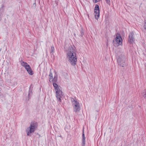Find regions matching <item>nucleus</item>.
Instances as JSON below:
<instances>
[{
	"instance_id": "6",
	"label": "nucleus",
	"mask_w": 146,
	"mask_h": 146,
	"mask_svg": "<svg viewBox=\"0 0 146 146\" xmlns=\"http://www.w3.org/2000/svg\"><path fill=\"white\" fill-rule=\"evenodd\" d=\"M49 80L52 83L56 82L57 80V75L56 73L55 74L53 78L52 74L51 72H50L49 75Z\"/></svg>"
},
{
	"instance_id": "22",
	"label": "nucleus",
	"mask_w": 146,
	"mask_h": 146,
	"mask_svg": "<svg viewBox=\"0 0 146 146\" xmlns=\"http://www.w3.org/2000/svg\"><path fill=\"white\" fill-rule=\"evenodd\" d=\"M75 70H76L75 72H76L77 71V69H76V68H75Z\"/></svg>"
},
{
	"instance_id": "20",
	"label": "nucleus",
	"mask_w": 146,
	"mask_h": 146,
	"mask_svg": "<svg viewBox=\"0 0 146 146\" xmlns=\"http://www.w3.org/2000/svg\"><path fill=\"white\" fill-rule=\"evenodd\" d=\"M82 146H85V142H82Z\"/></svg>"
},
{
	"instance_id": "3",
	"label": "nucleus",
	"mask_w": 146,
	"mask_h": 146,
	"mask_svg": "<svg viewBox=\"0 0 146 146\" xmlns=\"http://www.w3.org/2000/svg\"><path fill=\"white\" fill-rule=\"evenodd\" d=\"M73 48L72 47L70 49H69L68 52L67 59L69 62L71 63V64H73Z\"/></svg>"
},
{
	"instance_id": "12",
	"label": "nucleus",
	"mask_w": 146,
	"mask_h": 146,
	"mask_svg": "<svg viewBox=\"0 0 146 146\" xmlns=\"http://www.w3.org/2000/svg\"><path fill=\"white\" fill-rule=\"evenodd\" d=\"M53 85L55 89V90L56 91L59 90L60 89L59 88L58 85L55 83V82L53 83Z\"/></svg>"
},
{
	"instance_id": "1",
	"label": "nucleus",
	"mask_w": 146,
	"mask_h": 146,
	"mask_svg": "<svg viewBox=\"0 0 146 146\" xmlns=\"http://www.w3.org/2000/svg\"><path fill=\"white\" fill-rule=\"evenodd\" d=\"M37 125L36 122H32L31 123L30 126L28 127L26 132L28 136H30V134L33 133L37 128Z\"/></svg>"
},
{
	"instance_id": "13",
	"label": "nucleus",
	"mask_w": 146,
	"mask_h": 146,
	"mask_svg": "<svg viewBox=\"0 0 146 146\" xmlns=\"http://www.w3.org/2000/svg\"><path fill=\"white\" fill-rule=\"evenodd\" d=\"M95 16L96 19H98L100 17V12H97L96 13H95Z\"/></svg>"
},
{
	"instance_id": "14",
	"label": "nucleus",
	"mask_w": 146,
	"mask_h": 146,
	"mask_svg": "<svg viewBox=\"0 0 146 146\" xmlns=\"http://www.w3.org/2000/svg\"><path fill=\"white\" fill-rule=\"evenodd\" d=\"M142 96L145 98H146V90H145L142 93Z\"/></svg>"
},
{
	"instance_id": "8",
	"label": "nucleus",
	"mask_w": 146,
	"mask_h": 146,
	"mask_svg": "<svg viewBox=\"0 0 146 146\" xmlns=\"http://www.w3.org/2000/svg\"><path fill=\"white\" fill-rule=\"evenodd\" d=\"M56 97L57 99L60 102H61L60 98L62 96L63 94L62 92L60 89L56 91Z\"/></svg>"
},
{
	"instance_id": "4",
	"label": "nucleus",
	"mask_w": 146,
	"mask_h": 146,
	"mask_svg": "<svg viewBox=\"0 0 146 146\" xmlns=\"http://www.w3.org/2000/svg\"><path fill=\"white\" fill-rule=\"evenodd\" d=\"M21 65L25 68L29 74L31 75L33 74V71L29 65L27 63L22 61L21 62Z\"/></svg>"
},
{
	"instance_id": "2",
	"label": "nucleus",
	"mask_w": 146,
	"mask_h": 146,
	"mask_svg": "<svg viewBox=\"0 0 146 146\" xmlns=\"http://www.w3.org/2000/svg\"><path fill=\"white\" fill-rule=\"evenodd\" d=\"M117 61L119 65L123 67L125 65V57L122 55H120L117 57Z\"/></svg>"
},
{
	"instance_id": "9",
	"label": "nucleus",
	"mask_w": 146,
	"mask_h": 146,
	"mask_svg": "<svg viewBox=\"0 0 146 146\" xmlns=\"http://www.w3.org/2000/svg\"><path fill=\"white\" fill-rule=\"evenodd\" d=\"M133 33L131 32L129 35L128 41L130 44H132L134 42L135 38L133 37Z\"/></svg>"
},
{
	"instance_id": "10",
	"label": "nucleus",
	"mask_w": 146,
	"mask_h": 146,
	"mask_svg": "<svg viewBox=\"0 0 146 146\" xmlns=\"http://www.w3.org/2000/svg\"><path fill=\"white\" fill-rule=\"evenodd\" d=\"M94 11L95 13L100 12L99 7L98 5H96Z\"/></svg>"
},
{
	"instance_id": "18",
	"label": "nucleus",
	"mask_w": 146,
	"mask_h": 146,
	"mask_svg": "<svg viewBox=\"0 0 146 146\" xmlns=\"http://www.w3.org/2000/svg\"><path fill=\"white\" fill-rule=\"evenodd\" d=\"M85 136H84V137H83V138L82 139V142H84H84H85Z\"/></svg>"
},
{
	"instance_id": "17",
	"label": "nucleus",
	"mask_w": 146,
	"mask_h": 146,
	"mask_svg": "<svg viewBox=\"0 0 146 146\" xmlns=\"http://www.w3.org/2000/svg\"><path fill=\"white\" fill-rule=\"evenodd\" d=\"M144 28L146 30V21H145L144 23Z\"/></svg>"
},
{
	"instance_id": "11",
	"label": "nucleus",
	"mask_w": 146,
	"mask_h": 146,
	"mask_svg": "<svg viewBox=\"0 0 146 146\" xmlns=\"http://www.w3.org/2000/svg\"><path fill=\"white\" fill-rule=\"evenodd\" d=\"M76 55V54L74 52V65L76 64V62L77 61V58Z\"/></svg>"
},
{
	"instance_id": "15",
	"label": "nucleus",
	"mask_w": 146,
	"mask_h": 146,
	"mask_svg": "<svg viewBox=\"0 0 146 146\" xmlns=\"http://www.w3.org/2000/svg\"><path fill=\"white\" fill-rule=\"evenodd\" d=\"M51 52L50 53H52L54 52V48L53 46H52L51 47Z\"/></svg>"
},
{
	"instance_id": "5",
	"label": "nucleus",
	"mask_w": 146,
	"mask_h": 146,
	"mask_svg": "<svg viewBox=\"0 0 146 146\" xmlns=\"http://www.w3.org/2000/svg\"><path fill=\"white\" fill-rule=\"evenodd\" d=\"M74 111L76 112H79L80 110V104L76 100V99H74Z\"/></svg>"
},
{
	"instance_id": "7",
	"label": "nucleus",
	"mask_w": 146,
	"mask_h": 146,
	"mask_svg": "<svg viewBox=\"0 0 146 146\" xmlns=\"http://www.w3.org/2000/svg\"><path fill=\"white\" fill-rule=\"evenodd\" d=\"M115 42L116 43V45L117 46L122 44V38L119 34H117L116 35Z\"/></svg>"
},
{
	"instance_id": "21",
	"label": "nucleus",
	"mask_w": 146,
	"mask_h": 146,
	"mask_svg": "<svg viewBox=\"0 0 146 146\" xmlns=\"http://www.w3.org/2000/svg\"><path fill=\"white\" fill-rule=\"evenodd\" d=\"M84 132H83L82 133V137H84Z\"/></svg>"
},
{
	"instance_id": "16",
	"label": "nucleus",
	"mask_w": 146,
	"mask_h": 146,
	"mask_svg": "<svg viewBox=\"0 0 146 146\" xmlns=\"http://www.w3.org/2000/svg\"><path fill=\"white\" fill-rule=\"evenodd\" d=\"M106 3L108 4L109 5H110V0H106Z\"/></svg>"
},
{
	"instance_id": "19",
	"label": "nucleus",
	"mask_w": 146,
	"mask_h": 146,
	"mask_svg": "<svg viewBox=\"0 0 146 146\" xmlns=\"http://www.w3.org/2000/svg\"><path fill=\"white\" fill-rule=\"evenodd\" d=\"M94 1L95 3H96L98 2H99L100 1V0H93Z\"/></svg>"
}]
</instances>
